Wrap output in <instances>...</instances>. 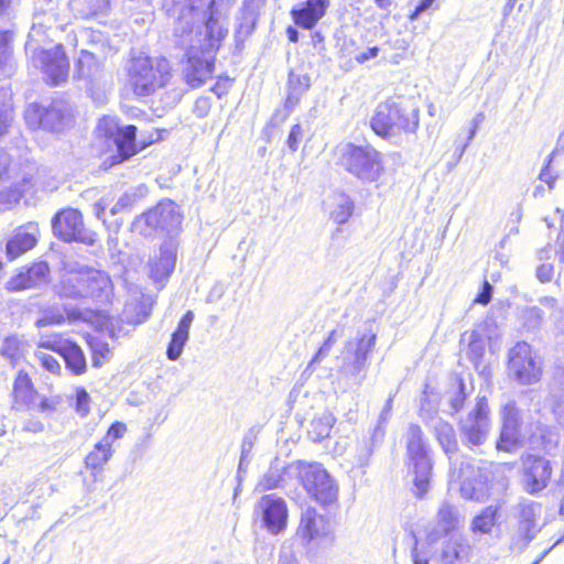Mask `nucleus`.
<instances>
[{
    "mask_svg": "<svg viewBox=\"0 0 564 564\" xmlns=\"http://www.w3.org/2000/svg\"><path fill=\"white\" fill-rule=\"evenodd\" d=\"M184 18L178 15V21L174 23V42L187 56L184 79L192 88H197L212 77L213 55L226 37L228 29L219 24L213 11L205 23V32L200 26H189L191 21Z\"/></svg>",
    "mask_w": 564,
    "mask_h": 564,
    "instance_id": "1",
    "label": "nucleus"
},
{
    "mask_svg": "<svg viewBox=\"0 0 564 564\" xmlns=\"http://www.w3.org/2000/svg\"><path fill=\"white\" fill-rule=\"evenodd\" d=\"M54 4V0H40L25 48L32 54L34 64L42 69L45 79L57 86L66 80L69 64L61 44L52 48L45 47V44L47 31L62 30L67 23V9L61 11Z\"/></svg>",
    "mask_w": 564,
    "mask_h": 564,
    "instance_id": "2",
    "label": "nucleus"
},
{
    "mask_svg": "<svg viewBox=\"0 0 564 564\" xmlns=\"http://www.w3.org/2000/svg\"><path fill=\"white\" fill-rule=\"evenodd\" d=\"M419 123V107L402 98L380 102L370 119L372 131L391 143H399L403 135L415 133Z\"/></svg>",
    "mask_w": 564,
    "mask_h": 564,
    "instance_id": "3",
    "label": "nucleus"
},
{
    "mask_svg": "<svg viewBox=\"0 0 564 564\" xmlns=\"http://www.w3.org/2000/svg\"><path fill=\"white\" fill-rule=\"evenodd\" d=\"M171 65L166 58L133 57L128 66V83L139 97H147L163 88L171 79Z\"/></svg>",
    "mask_w": 564,
    "mask_h": 564,
    "instance_id": "4",
    "label": "nucleus"
},
{
    "mask_svg": "<svg viewBox=\"0 0 564 564\" xmlns=\"http://www.w3.org/2000/svg\"><path fill=\"white\" fill-rule=\"evenodd\" d=\"M376 341L377 335L372 332L358 333L355 339L347 340L338 357V360H340L339 375L360 386L366 379L369 356L376 346Z\"/></svg>",
    "mask_w": 564,
    "mask_h": 564,
    "instance_id": "5",
    "label": "nucleus"
},
{
    "mask_svg": "<svg viewBox=\"0 0 564 564\" xmlns=\"http://www.w3.org/2000/svg\"><path fill=\"white\" fill-rule=\"evenodd\" d=\"M234 2L235 0H164L163 8L175 21H178V15H183L191 21L189 26H200L205 32V23L212 11L219 24L226 28L225 15Z\"/></svg>",
    "mask_w": 564,
    "mask_h": 564,
    "instance_id": "6",
    "label": "nucleus"
},
{
    "mask_svg": "<svg viewBox=\"0 0 564 564\" xmlns=\"http://www.w3.org/2000/svg\"><path fill=\"white\" fill-rule=\"evenodd\" d=\"M406 456L413 474L414 495L422 498L431 487L432 462L423 441V432L416 424H411L406 432Z\"/></svg>",
    "mask_w": 564,
    "mask_h": 564,
    "instance_id": "7",
    "label": "nucleus"
},
{
    "mask_svg": "<svg viewBox=\"0 0 564 564\" xmlns=\"http://www.w3.org/2000/svg\"><path fill=\"white\" fill-rule=\"evenodd\" d=\"M24 119L32 130L43 129L52 133H61L72 124L73 113L66 101L56 99L46 107L30 104L24 110Z\"/></svg>",
    "mask_w": 564,
    "mask_h": 564,
    "instance_id": "8",
    "label": "nucleus"
},
{
    "mask_svg": "<svg viewBox=\"0 0 564 564\" xmlns=\"http://www.w3.org/2000/svg\"><path fill=\"white\" fill-rule=\"evenodd\" d=\"M345 169L366 183L379 180L383 172L381 154L370 145H345L341 154Z\"/></svg>",
    "mask_w": 564,
    "mask_h": 564,
    "instance_id": "9",
    "label": "nucleus"
},
{
    "mask_svg": "<svg viewBox=\"0 0 564 564\" xmlns=\"http://www.w3.org/2000/svg\"><path fill=\"white\" fill-rule=\"evenodd\" d=\"M299 477L305 491L319 505L333 506L338 499V486L321 464H304Z\"/></svg>",
    "mask_w": 564,
    "mask_h": 564,
    "instance_id": "10",
    "label": "nucleus"
},
{
    "mask_svg": "<svg viewBox=\"0 0 564 564\" xmlns=\"http://www.w3.org/2000/svg\"><path fill=\"white\" fill-rule=\"evenodd\" d=\"M96 131L99 135L113 141L117 148V155L112 156L111 164H119L137 153L134 126L120 128L117 120L112 117H104L98 121Z\"/></svg>",
    "mask_w": 564,
    "mask_h": 564,
    "instance_id": "11",
    "label": "nucleus"
},
{
    "mask_svg": "<svg viewBox=\"0 0 564 564\" xmlns=\"http://www.w3.org/2000/svg\"><path fill=\"white\" fill-rule=\"evenodd\" d=\"M489 405L486 397H478L474 409L460 421L463 442L470 448L482 445L490 431Z\"/></svg>",
    "mask_w": 564,
    "mask_h": 564,
    "instance_id": "12",
    "label": "nucleus"
},
{
    "mask_svg": "<svg viewBox=\"0 0 564 564\" xmlns=\"http://www.w3.org/2000/svg\"><path fill=\"white\" fill-rule=\"evenodd\" d=\"M509 375L520 384H533L540 380L541 367L525 341L517 343L509 351Z\"/></svg>",
    "mask_w": 564,
    "mask_h": 564,
    "instance_id": "13",
    "label": "nucleus"
},
{
    "mask_svg": "<svg viewBox=\"0 0 564 564\" xmlns=\"http://www.w3.org/2000/svg\"><path fill=\"white\" fill-rule=\"evenodd\" d=\"M54 235L64 241H77L87 246L96 242L97 235L85 228L83 216L77 209L68 208L52 219Z\"/></svg>",
    "mask_w": 564,
    "mask_h": 564,
    "instance_id": "14",
    "label": "nucleus"
},
{
    "mask_svg": "<svg viewBox=\"0 0 564 564\" xmlns=\"http://www.w3.org/2000/svg\"><path fill=\"white\" fill-rule=\"evenodd\" d=\"M126 432L127 425L124 423L115 422L111 424L106 435L95 444L94 448L85 457L86 467L97 473L101 471L115 453L113 442L122 438Z\"/></svg>",
    "mask_w": 564,
    "mask_h": 564,
    "instance_id": "15",
    "label": "nucleus"
},
{
    "mask_svg": "<svg viewBox=\"0 0 564 564\" xmlns=\"http://www.w3.org/2000/svg\"><path fill=\"white\" fill-rule=\"evenodd\" d=\"M84 269L85 265L75 261L63 263L59 282L55 285L58 296L74 300L87 297Z\"/></svg>",
    "mask_w": 564,
    "mask_h": 564,
    "instance_id": "16",
    "label": "nucleus"
},
{
    "mask_svg": "<svg viewBox=\"0 0 564 564\" xmlns=\"http://www.w3.org/2000/svg\"><path fill=\"white\" fill-rule=\"evenodd\" d=\"M502 429L497 448L511 452L524 437L520 411L514 401L507 402L501 410Z\"/></svg>",
    "mask_w": 564,
    "mask_h": 564,
    "instance_id": "17",
    "label": "nucleus"
},
{
    "mask_svg": "<svg viewBox=\"0 0 564 564\" xmlns=\"http://www.w3.org/2000/svg\"><path fill=\"white\" fill-rule=\"evenodd\" d=\"M263 525L271 534H280L286 528L289 511L284 499L274 494L263 496L258 503Z\"/></svg>",
    "mask_w": 564,
    "mask_h": 564,
    "instance_id": "18",
    "label": "nucleus"
},
{
    "mask_svg": "<svg viewBox=\"0 0 564 564\" xmlns=\"http://www.w3.org/2000/svg\"><path fill=\"white\" fill-rule=\"evenodd\" d=\"M524 489L535 495L545 489L550 482L552 467L550 462L541 456L528 455L523 458Z\"/></svg>",
    "mask_w": 564,
    "mask_h": 564,
    "instance_id": "19",
    "label": "nucleus"
},
{
    "mask_svg": "<svg viewBox=\"0 0 564 564\" xmlns=\"http://www.w3.org/2000/svg\"><path fill=\"white\" fill-rule=\"evenodd\" d=\"M333 529L329 520L318 513L316 509L307 507L302 510L296 534L304 542H319L332 535Z\"/></svg>",
    "mask_w": 564,
    "mask_h": 564,
    "instance_id": "20",
    "label": "nucleus"
},
{
    "mask_svg": "<svg viewBox=\"0 0 564 564\" xmlns=\"http://www.w3.org/2000/svg\"><path fill=\"white\" fill-rule=\"evenodd\" d=\"M457 477L460 479V492L464 498L481 501L487 497L488 477L480 466L470 462L462 463Z\"/></svg>",
    "mask_w": 564,
    "mask_h": 564,
    "instance_id": "21",
    "label": "nucleus"
},
{
    "mask_svg": "<svg viewBox=\"0 0 564 564\" xmlns=\"http://www.w3.org/2000/svg\"><path fill=\"white\" fill-rule=\"evenodd\" d=\"M329 6L330 0H305L291 10V15L297 26L313 30L325 17Z\"/></svg>",
    "mask_w": 564,
    "mask_h": 564,
    "instance_id": "22",
    "label": "nucleus"
},
{
    "mask_svg": "<svg viewBox=\"0 0 564 564\" xmlns=\"http://www.w3.org/2000/svg\"><path fill=\"white\" fill-rule=\"evenodd\" d=\"M48 273V265L45 262H37L12 276L6 288L10 292L37 288L47 282Z\"/></svg>",
    "mask_w": 564,
    "mask_h": 564,
    "instance_id": "23",
    "label": "nucleus"
},
{
    "mask_svg": "<svg viewBox=\"0 0 564 564\" xmlns=\"http://www.w3.org/2000/svg\"><path fill=\"white\" fill-rule=\"evenodd\" d=\"M87 297L99 303H108L112 295V282L108 273L85 265L84 272Z\"/></svg>",
    "mask_w": 564,
    "mask_h": 564,
    "instance_id": "24",
    "label": "nucleus"
},
{
    "mask_svg": "<svg viewBox=\"0 0 564 564\" xmlns=\"http://www.w3.org/2000/svg\"><path fill=\"white\" fill-rule=\"evenodd\" d=\"M486 339V326L484 325H478L475 329L465 332L460 339L462 344H467L466 355L468 359L474 364L475 369L481 373L487 369L484 361Z\"/></svg>",
    "mask_w": 564,
    "mask_h": 564,
    "instance_id": "25",
    "label": "nucleus"
},
{
    "mask_svg": "<svg viewBox=\"0 0 564 564\" xmlns=\"http://www.w3.org/2000/svg\"><path fill=\"white\" fill-rule=\"evenodd\" d=\"M76 75L79 79H84L88 87L101 84L106 78L104 65L96 56L82 50L76 63Z\"/></svg>",
    "mask_w": 564,
    "mask_h": 564,
    "instance_id": "26",
    "label": "nucleus"
},
{
    "mask_svg": "<svg viewBox=\"0 0 564 564\" xmlns=\"http://www.w3.org/2000/svg\"><path fill=\"white\" fill-rule=\"evenodd\" d=\"M39 227L30 223L17 230L13 237L7 242V256L13 260L22 253L31 250L37 241Z\"/></svg>",
    "mask_w": 564,
    "mask_h": 564,
    "instance_id": "27",
    "label": "nucleus"
},
{
    "mask_svg": "<svg viewBox=\"0 0 564 564\" xmlns=\"http://www.w3.org/2000/svg\"><path fill=\"white\" fill-rule=\"evenodd\" d=\"M517 518L519 520V531L523 534L527 542L531 541L536 533V519L541 513V506L532 500H522L519 502Z\"/></svg>",
    "mask_w": 564,
    "mask_h": 564,
    "instance_id": "28",
    "label": "nucleus"
},
{
    "mask_svg": "<svg viewBox=\"0 0 564 564\" xmlns=\"http://www.w3.org/2000/svg\"><path fill=\"white\" fill-rule=\"evenodd\" d=\"M386 431L382 427H375L369 435H362L358 437L352 447L354 463L364 467L369 464L370 457L375 451V447L380 444L383 440Z\"/></svg>",
    "mask_w": 564,
    "mask_h": 564,
    "instance_id": "29",
    "label": "nucleus"
},
{
    "mask_svg": "<svg viewBox=\"0 0 564 564\" xmlns=\"http://www.w3.org/2000/svg\"><path fill=\"white\" fill-rule=\"evenodd\" d=\"M37 393L28 373L19 372L13 384V409L31 410L35 405Z\"/></svg>",
    "mask_w": 564,
    "mask_h": 564,
    "instance_id": "30",
    "label": "nucleus"
},
{
    "mask_svg": "<svg viewBox=\"0 0 564 564\" xmlns=\"http://www.w3.org/2000/svg\"><path fill=\"white\" fill-rule=\"evenodd\" d=\"M176 248L172 243H164L158 258L150 262L151 278L156 282L166 280L175 268Z\"/></svg>",
    "mask_w": 564,
    "mask_h": 564,
    "instance_id": "31",
    "label": "nucleus"
},
{
    "mask_svg": "<svg viewBox=\"0 0 564 564\" xmlns=\"http://www.w3.org/2000/svg\"><path fill=\"white\" fill-rule=\"evenodd\" d=\"M152 210L156 215L161 232L172 234L178 229L182 223V215L180 207L173 200H161Z\"/></svg>",
    "mask_w": 564,
    "mask_h": 564,
    "instance_id": "32",
    "label": "nucleus"
},
{
    "mask_svg": "<svg viewBox=\"0 0 564 564\" xmlns=\"http://www.w3.org/2000/svg\"><path fill=\"white\" fill-rule=\"evenodd\" d=\"M324 206L329 218L338 225L346 224L354 210V202L348 195L340 192L329 195L324 202Z\"/></svg>",
    "mask_w": 564,
    "mask_h": 564,
    "instance_id": "33",
    "label": "nucleus"
},
{
    "mask_svg": "<svg viewBox=\"0 0 564 564\" xmlns=\"http://www.w3.org/2000/svg\"><path fill=\"white\" fill-rule=\"evenodd\" d=\"M194 319V313L187 311L181 318L175 332L172 334L171 341L169 344L166 356L170 360H177L183 351L185 344L189 337V328Z\"/></svg>",
    "mask_w": 564,
    "mask_h": 564,
    "instance_id": "34",
    "label": "nucleus"
},
{
    "mask_svg": "<svg viewBox=\"0 0 564 564\" xmlns=\"http://www.w3.org/2000/svg\"><path fill=\"white\" fill-rule=\"evenodd\" d=\"M468 544L457 535H453L443 545L440 554L442 564H462L468 555Z\"/></svg>",
    "mask_w": 564,
    "mask_h": 564,
    "instance_id": "35",
    "label": "nucleus"
},
{
    "mask_svg": "<svg viewBox=\"0 0 564 564\" xmlns=\"http://www.w3.org/2000/svg\"><path fill=\"white\" fill-rule=\"evenodd\" d=\"M310 88V77L291 72L288 80V96L284 107L288 111L286 116L296 107L302 96Z\"/></svg>",
    "mask_w": 564,
    "mask_h": 564,
    "instance_id": "36",
    "label": "nucleus"
},
{
    "mask_svg": "<svg viewBox=\"0 0 564 564\" xmlns=\"http://www.w3.org/2000/svg\"><path fill=\"white\" fill-rule=\"evenodd\" d=\"M430 426L434 431V434L443 451L448 456L455 454L458 448V443L453 426L442 419L435 420V422ZM449 459L452 460V457H449Z\"/></svg>",
    "mask_w": 564,
    "mask_h": 564,
    "instance_id": "37",
    "label": "nucleus"
},
{
    "mask_svg": "<svg viewBox=\"0 0 564 564\" xmlns=\"http://www.w3.org/2000/svg\"><path fill=\"white\" fill-rule=\"evenodd\" d=\"M33 177H23L21 184L0 192V210L11 209L23 197L24 192L33 187Z\"/></svg>",
    "mask_w": 564,
    "mask_h": 564,
    "instance_id": "38",
    "label": "nucleus"
},
{
    "mask_svg": "<svg viewBox=\"0 0 564 564\" xmlns=\"http://www.w3.org/2000/svg\"><path fill=\"white\" fill-rule=\"evenodd\" d=\"M335 417L329 412H324L311 421L308 436L314 442H321L329 436L335 424Z\"/></svg>",
    "mask_w": 564,
    "mask_h": 564,
    "instance_id": "39",
    "label": "nucleus"
},
{
    "mask_svg": "<svg viewBox=\"0 0 564 564\" xmlns=\"http://www.w3.org/2000/svg\"><path fill=\"white\" fill-rule=\"evenodd\" d=\"M436 522L438 534H449L458 523L456 508L447 502H443L437 511Z\"/></svg>",
    "mask_w": 564,
    "mask_h": 564,
    "instance_id": "40",
    "label": "nucleus"
},
{
    "mask_svg": "<svg viewBox=\"0 0 564 564\" xmlns=\"http://www.w3.org/2000/svg\"><path fill=\"white\" fill-rule=\"evenodd\" d=\"M62 357L69 369L75 375H82L86 370V359L78 345L70 341L63 351Z\"/></svg>",
    "mask_w": 564,
    "mask_h": 564,
    "instance_id": "41",
    "label": "nucleus"
},
{
    "mask_svg": "<svg viewBox=\"0 0 564 564\" xmlns=\"http://www.w3.org/2000/svg\"><path fill=\"white\" fill-rule=\"evenodd\" d=\"M131 230L141 236L148 237L161 232L155 213L152 208L138 216L131 224Z\"/></svg>",
    "mask_w": 564,
    "mask_h": 564,
    "instance_id": "42",
    "label": "nucleus"
},
{
    "mask_svg": "<svg viewBox=\"0 0 564 564\" xmlns=\"http://www.w3.org/2000/svg\"><path fill=\"white\" fill-rule=\"evenodd\" d=\"M497 513V506H488L480 514L475 517L471 530L479 533H489L496 523Z\"/></svg>",
    "mask_w": 564,
    "mask_h": 564,
    "instance_id": "43",
    "label": "nucleus"
},
{
    "mask_svg": "<svg viewBox=\"0 0 564 564\" xmlns=\"http://www.w3.org/2000/svg\"><path fill=\"white\" fill-rule=\"evenodd\" d=\"M14 72V63L7 34L0 33V77H9Z\"/></svg>",
    "mask_w": 564,
    "mask_h": 564,
    "instance_id": "44",
    "label": "nucleus"
},
{
    "mask_svg": "<svg viewBox=\"0 0 564 564\" xmlns=\"http://www.w3.org/2000/svg\"><path fill=\"white\" fill-rule=\"evenodd\" d=\"M545 313L539 306H528L521 312L522 326L528 332H538L544 322Z\"/></svg>",
    "mask_w": 564,
    "mask_h": 564,
    "instance_id": "45",
    "label": "nucleus"
},
{
    "mask_svg": "<svg viewBox=\"0 0 564 564\" xmlns=\"http://www.w3.org/2000/svg\"><path fill=\"white\" fill-rule=\"evenodd\" d=\"M437 412V395L429 394V392L424 391V397L421 401L420 415L426 422V424L431 425L435 422V420H441V417H436L435 414Z\"/></svg>",
    "mask_w": 564,
    "mask_h": 564,
    "instance_id": "46",
    "label": "nucleus"
},
{
    "mask_svg": "<svg viewBox=\"0 0 564 564\" xmlns=\"http://www.w3.org/2000/svg\"><path fill=\"white\" fill-rule=\"evenodd\" d=\"M70 340L63 338L61 335L42 336L39 340L37 346L40 348H46L53 350L62 356Z\"/></svg>",
    "mask_w": 564,
    "mask_h": 564,
    "instance_id": "47",
    "label": "nucleus"
},
{
    "mask_svg": "<svg viewBox=\"0 0 564 564\" xmlns=\"http://www.w3.org/2000/svg\"><path fill=\"white\" fill-rule=\"evenodd\" d=\"M65 321L63 312L57 307H50L43 311L42 317L37 319L39 327L61 325Z\"/></svg>",
    "mask_w": 564,
    "mask_h": 564,
    "instance_id": "48",
    "label": "nucleus"
},
{
    "mask_svg": "<svg viewBox=\"0 0 564 564\" xmlns=\"http://www.w3.org/2000/svg\"><path fill=\"white\" fill-rule=\"evenodd\" d=\"M35 357L41 362L42 367L52 373H57L61 370L59 362L51 355L44 351H36Z\"/></svg>",
    "mask_w": 564,
    "mask_h": 564,
    "instance_id": "49",
    "label": "nucleus"
},
{
    "mask_svg": "<svg viewBox=\"0 0 564 564\" xmlns=\"http://www.w3.org/2000/svg\"><path fill=\"white\" fill-rule=\"evenodd\" d=\"M258 429L251 427L247 434L245 435L241 444V463L247 462L249 458V454L253 447V442L257 437Z\"/></svg>",
    "mask_w": 564,
    "mask_h": 564,
    "instance_id": "50",
    "label": "nucleus"
},
{
    "mask_svg": "<svg viewBox=\"0 0 564 564\" xmlns=\"http://www.w3.org/2000/svg\"><path fill=\"white\" fill-rule=\"evenodd\" d=\"M467 393L465 391V386L463 381L460 380L457 386V390L454 392V394L449 398V404L454 413L458 412L466 400Z\"/></svg>",
    "mask_w": 564,
    "mask_h": 564,
    "instance_id": "51",
    "label": "nucleus"
},
{
    "mask_svg": "<svg viewBox=\"0 0 564 564\" xmlns=\"http://www.w3.org/2000/svg\"><path fill=\"white\" fill-rule=\"evenodd\" d=\"M303 138V129L301 124H294L289 133L286 144L292 152L299 149L300 141Z\"/></svg>",
    "mask_w": 564,
    "mask_h": 564,
    "instance_id": "52",
    "label": "nucleus"
},
{
    "mask_svg": "<svg viewBox=\"0 0 564 564\" xmlns=\"http://www.w3.org/2000/svg\"><path fill=\"white\" fill-rule=\"evenodd\" d=\"M93 347V365L95 367H100L102 361L108 358L110 352L107 344H96Z\"/></svg>",
    "mask_w": 564,
    "mask_h": 564,
    "instance_id": "53",
    "label": "nucleus"
},
{
    "mask_svg": "<svg viewBox=\"0 0 564 564\" xmlns=\"http://www.w3.org/2000/svg\"><path fill=\"white\" fill-rule=\"evenodd\" d=\"M210 107L212 101L208 97H199L194 104L193 112L198 118H205L209 113Z\"/></svg>",
    "mask_w": 564,
    "mask_h": 564,
    "instance_id": "54",
    "label": "nucleus"
},
{
    "mask_svg": "<svg viewBox=\"0 0 564 564\" xmlns=\"http://www.w3.org/2000/svg\"><path fill=\"white\" fill-rule=\"evenodd\" d=\"M281 480V476L274 471L267 473L259 482V488L261 490H271L279 486Z\"/></svg>",
    "mask_w": 564,
    "mask_h": 564,
    "instance_id": "55",
    "label": "nucleus"
},
{
    "mask_svg": "<svg viewBox=\"0 0 564 564\" xmlns=\"http://www.w3.org/2000/svg\"><path fill=\"white\" fill-rule=\"evenodd\" d=\"M13 112L8 107H0V138L3 137L11 126Z\"/></svg>",
    "mask_w": 564,
    "mask_h": 564,
    "instance_id": "56",
    "label": "nucleus"
},
{
    "mask_svg": "<svg viewBox=\"0 0 564 564\" xmlns=\"http://www.w3.org/2000/svg\"><path fill=\"white\" fill-rule=\"evenodd\" d=\"M485 119V115L482 112H479L477 113L470 124H471V128H470V131H469V134H468V138H467V142L462 147L460 151H459V156H462L466 150V148L468 147L469 142L474 139L476 132H477V129L479 128V126L481 124V122L484 121Z\"/></svg>",
    "mask_w": 564,
    "mask_h": 564,
    "instance_id": "57",
    "label": "nucleus"
},
{
    "mask_svg": "<svg viewBox=\"0 0 564 564\" xmlns=\"http://www.w3.org/2000/svg\"><path fill=\"white\" fill-rule=\"evenodd\" d=\"M539 303L550 311V317L557 316L561 313L558 301L553 296L540 297Z\"/></svg>",
    "mask_w": 564,
    "mask_h": 564,
    "instance_id": "58",
    "label": "nucleus"
},
{
    "mask_svg": "<svg viewBox=\"0 0 564 564\" xmlns=\"http://www.w3.org/2000/svg\"><path fill=\"white\" fill-rule=\"evenodd\" d=\"M379 52H380V48L378 46H372V47L367 48L364 52L358 53L355 56V59L357 63L364 64L370 59L376 58L378 56Z\"/></svg>",
    "mask_w": 564,
    "mask_h": 564,
    "instance_id": "59",
    "label": "nucleus"
},
{
    "mask_svg": "<svg viewBox=\"0 0 564 564\" xmlns=\"http://www.w3.org/2000/svg\"><path fill=\"white\" fill-rule=\"evenodd\" d=\"M536 276L541 282H549L553 278V265L543 263L536 269Z\"/></svg>",
    "mask_w": 564,
    "mask_h": 564,
    "instance_id": "60",
    "label": "nucleus"
},
{
    "mask_svg": "<svg viewBox=\"0 0 564 564\" xmlns=\"http://www.w3.org/2000/svg\"><path fill=\"white\" fill-rule=\"evenodd\" d=\"M333 345L328 344L327 341H324L317 352L312 358L308 367H312L314 364L321 362L332 350Z\"/></svg>",
    "mask_w": 564,
    "mask_h": 564,
    "instance_id": "61",
    "label": "nucleus"
},
{
    "mask_svg": "<svg viewBox=\"0 0 564 564\" xmlns=\"http://www.w3.org/2000/svg\"><path fill=\"white\" fill-rule=\"evenodd\" d=\"M435 0H421L420 3L415 7L412 13L409 15L410 20H417L419 17L429 10Z\"/></svg>",
    "mask_w": 564,
    "mask_h": 564,
    "instance_id": "62",
    "label": "nucleus"
},
{
    "mask_svg": "<svg viewBox=\"0 0 564 564\" xmlns=\"http://www.w3.org/2000/svg\"><path fill=\"white\" fill-rule=\"evenodd\" d=\"M88 399L89 395L85 390L77 392V411L80 412L83 415L87 414L89 411Z\"/></svg>",
    "mask_w": 564,
    "mask_h": 564,
    "instance_id": "63",
    "label": "nucleus"
},
{
    "mask_svg": "<svg viewBox=\"0 0 564 564\" xmlns=\"http://www.w3.org/2000/svg\"><path fill=\"white\" fill-rule=\"evenodd\" d=\"M491 293H492V286L488 282H485L484 289L478 294V296L475 299V302L484 304V305L488 304L489 301L491 300Z\"/></svg>",
    "mask_w": 564,
    "mask_h": 564,
    "instance_id": "64",
    "label": "nucleus"
}]
</instances>
